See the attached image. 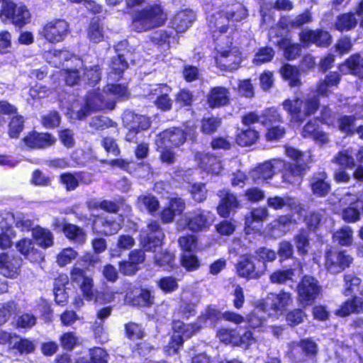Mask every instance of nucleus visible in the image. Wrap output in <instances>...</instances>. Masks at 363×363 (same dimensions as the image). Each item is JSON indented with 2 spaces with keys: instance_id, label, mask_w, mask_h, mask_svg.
Wrapping results in <instances>:
<instances>
[{
  "instance_id": "nucleus-1",
  "label": "nucleus",
  "mask_w": 363,
  "mask_h": 363,
  "mask_svg": "<svg viewBox=\"0 0 363 363\" xmlns=\"http://www.w3.org/2000/svg\"><path fill=\"white\" fill-rule=\"evenodd\" d=\"M330 87L323 79L319 80L316 84V94L285 99L282 106L289 116L290 122L301 126L307 118L314 115L320 106V97H328L332 93Z\"/></svg>"
},
{
  "instance_id": "nucleus-2",
  "label": "nucleus",
  "mask_w": 363,
  "mask_h": 363,
  "mask_svg": "<svg viewBox=\"0 0 363 363\" xmlns=\"http://www.w3.org/2000/svg\"><path fill=\"white\" fill-rule=\"evenodd\" d=\"M167 15L160 3H154L136 10L131 16L133 29L136 33L152 30L164 26Z\"/></svg>"
},
{
  "instance_id": "nucleus-3",
  "label": "nucleus",
  "mask_w": 363,
  "mask_h": 363,
  "mask_svg": "<svg viewBox=\"0 0 363 363\" xmlns=\"http://www.w3.org/2000/svg\"><path fill=\"white\" fill-rule=\"evenodd\" d=\"M313 21V12L309 9H306L296 15H281L277 25L279 30L285 35L280 38L277 42L276 46L284 51L285 48L291 43L292 35L298 33L305 26Z\"/></svg>"
},
{
  "instance_id": "nucleus-4",
  "label": "nucleus",
  "mask_w": 363,
  "mask_h": 363,
  "mask_svg": "<svg viewBox=\"0 0 363 363\" xmlns=\"http://www.w3.org/2000/svg\"><path fill=\"white\" fill-rule=\"evenodd\" d=\"M99 262L97 255L88 252L79 259V264L82 267L74 265L70 271L71 281L79 286L83 297L88 301L94 298V279L86 275V270L94 267Z\"/></svg>"
},
{
  "instance_id": "nucleus-5",
  "label": "nucleus",
  "mask_w": 363,
  "mask_h": 363,
  "mask_svg": "<svg viewBox=\"0 0 363 363\" xmlns=\"http://www.w3.org/2000/svg\"><path fill=\"white\" fill-rule=\"evenodd\" d=\"M209 33L214 42H218L222 37L226 36L227 46L231 48L233 40V34L236 32L237 28L235 25L230 24L227 16L224 12V9H220L212 13L207 22Z\"/></svg>"
},
{
  "instance_id": "nucleus-6",
  "label": "nucleus",
  "mask_w": 363,
  "mask_h": 363,
  "mask_svg": "<svg viewBox=\"0 0 363 363\" xmlns=\"http://www.w3.org/2000/svg\"><path fill=\"white\" fill-rule=\"evenodd\" d=\"M30 17L28 7L23 3L18 4L12 1L1 5L0 18L4 23H9L21 29L30 22Z\"/></svg>"
},
{
  "instance_id": "nucleus-7",
  "label": "nucleus",
  "mask_w": 363,
  "mask_h": 363,
  "mask_svg": "<svg viewBox=\"0 0 363 363\" xmlns=\"http://www.w3.org/2000/svg\"><path fill=\"white\" fill-rule=\"evenodd\" d=\"M189 133L179 126H172L163 130L157 134V146H167L172 148H179L182 146L187 140L188 134L191 131L194 133L191 136L193 140H196L195 135L196 126L193 125L188 127Z\"/></svg>"
},
{
  "instance_id": "nucleus-8",
  "label": "nucleus",
  "mask_w": 363,
  "mask_h": 363,
  "mask_svg": "<svg viewBox=\"0 0 363 363\" xmlns=\"http://www.w3.org/2000/svg\"><path fill=\"white\" fill-rule=\"evenodd\" d=\"M70 32L69 23L64 18H55L46 21L38 34L45 41L56 44L65 40Z\"/></svg>"
},
{
  "instance_id": "nucleus-9",
  "label": "nucleus",
  "mask_w": 363,
  "mask_h": 363,
  "mask_svg": "<svg viewBox=\"0 0 363 363\" xmlns=\"http://www.w3.org/2000/svg\"><path fill=\"white\" fill-rule=\"evenodd\" d=\"M321 293L318 280L311 275H303L297 284L298 301L304 308L312 306Z\"/></svg>"
},
{
  "instance_id": "nucleus-10",
  "label": "nucleus",
  "mask_w": 363,
  "mask_h": 363,
  "mask_svg": "<svg viewBox=\"0 0 363 363\" xmlns=\"http://www.w3.org/2000/svg\"><path fill=\"white\" fill-rule=\"evenodd\" d=\"M164 233L158 221L152 220L147 228L140 232L138 241L140 247L149 252H155L163 244Z\"/></svg>"
},
{
  "instance_id": "nucleus-11",
  "label": "nucleus",
  "mask_w": 363,
  "mask_h": 363,
  "mask_svg": "<svg viewBox=\"0 0 363 363\" xmlns=\"http://www.w3.org/2000/svg\"><path fill=\"white\" fill-rule=\"evenodd\" d=\"M298 40L303 43L304 48L315 45L319 48H329L333 40L332 34L327 30L317 28H302L298 33Z\"/></svg>"
},
{
  "instance_id": "nucleus-12",
  "label": "nucleus",
  "mask_w": 363,
  "mask_h": 363,
  "mask_svg": "<svg viewBox=\"0 0 363 363\" xmlns=\"http://www.w3.org/2000/svg\"><path fill=\"white\" fill-rule=\"evenodd\" d=\"M217 195L220 200L216 210L221 218L233 217L243 208V203L239 196L230 189H222L218 191Z\"/></svg>"
},
{
  "instance_id": "nucleus-13",
  "label": "nucleus",
  "mask_w": 363,
  "mask_h": 363,
  "mask_svg": "<svg viewBox=\"0 0 363 363\" xmlns=\"http://www.w3.org/2000/svg\"><path fill=\"white\" fill-rule=\"evenodd\" d=\"M352 262L353 257L346 250L330 248L325 251V267L331 273L343 272L350 267Z\"/></svg>"
},
{
  "instance_id": "nucleus-14",
  "label": "nucleus",
  "mask_w": 363,
  "mask_h": 363,
  "mask_svg": "<svg viewBox=\"0 0 363 363\" xmlns=\"http://www.w3.org/2000/svg\"><path fill=\"white\" fill-rule=\"evenodd\" d=\"M91 231L101 236H111L116 234L121 228L117 220L107 216L94 214L91 216Z\"/></svg>"
},
{
  "instance_id": "nucleus-15",
  "label": "nucleus",
  "mask_w": 363,
  "mask_h": 363,
  "mask_svg": "<svg viewBox=\"0 0 363 363\" xmlns=\"http://www.w3.org/2000/svg\"><path fill=\"white\" fill-rule=\"evenodd\" d=\"M196 20V13L191 9H182L175 11L170 17L168 26L177 35L185 33Z\"/></svg>"
},
{
  "instance_id": "nucleus-16",
  "label": "nucleus",
  "mask_w": 363,
  "mask_h": 363,
  "mask_svg": "<svg viewBox=\"0 0 363 363\" xmlns=\"http://www.w3.org/2000/svg\"><path fill=\"white\" fill-rule=\"evenodd\" d=\"M308 188L316 198H324L331 191V181L325 169L314 172L308 179Z\"/></svg>"
},
{
  "instance_id": "nucleus-17",
  "label": "nucleus",
  "mask_w": 363,
  "mask_h": 363,
  "mask_svg": "<svg viewBox=\"0 0 363 363\" xmlns=\"http://www.w3.org/2000/svg\"><path fill=\"white\" fill-rule=\"evenodd\" d=\"M56 138L50 133L29 131L22 139L21 143L28 150H44L52 146Z\"/></svg>"
},
{
  "instance_id": "nucleus-18",
  "label": "nucleus",
  "mask_w": 363,
  "mask_h": 363,
  "mask_svg": "<svg viewBox=\"0 0 363 363\" xmlns=\"http://www.w3.org/2000/svg\"><path fill=\"white\" fill-rule=\"evenodd\" d=\"M309 168L308 163L304 161L301 163L284 161L281 168L283 181L290 184L300 182Z\"/></svg>"
},
{
  "instance_id": "nucleus-19",
  "label": "nucleus",
  "mask_w": 363,
  "mask_h": 363,
  "mask_svg": "<svg viewBox=\"0 0 363 363\" xmlns=\"http://www.w3.org/2000/svg\"><path fill=\"white\" fill-rule=\"evenodd\" d=\"M291 302V294L281 291L278 294H269L265 300H264L260 305L263 311H272L277 313L278 312H282L285 311Z\"/></svg>"
},
{
  "instance_id": "nucleus-20",
  "label": "nucleus",
  "mask_w": 363,
  "mask_h": 363,
  "mask_svg": "<svg viewBox=\"0 0 363 363\" xmlns=\"http://www.w3.org/2000/svg\"><path fill=\"white\" fill-rule=\"evenodd\" d=\"M236 273L239 277L250 279L259 278L263 274V269H259L252 259L251 255H242L235 264Z\"/></svg>"
},
{
  "instance_id": "nucleus-21",
  "label": "nucleus",
  "mask_w": 363,
  "mask_h": 363,
  "mask_svg": "<svg viewBox=\"0 0 363 363\" xmlns=\"http://www.w3.org/2000/svg\"><path fill=\"white\" fill-rule=\"evenodd\" d=\"M338 69L343 75L350 74L363 80V57L361 52L350 55L339 64Z\"/></svg>"
},
{
  "instance_id": "nucleus-22",
  "label": "nucleus",
  "mask_w": 363,
  "mask_h": 363,
  "mask_svg": "<svg viewBox=\"0 0 363 363\" xmlns=\"http://www.w3.org/2000/svg\"><path fill=\"white\" fill-rule=\"evenodd\" d=\"M185 208V202L182 198H169L167 205L159 213L161 222L164 224L172 223L177 216L184 212Z\"/></svg>"
},
{
  "instance_id": "nucleus-23",
  "label": "nucleus",
  "mask_w": 363,
  "mask_h": 363,
  "mask_svg": "<svg viewBox=\"0 0 363 363\" xmlns=\"http://www.w3.org/2000/svg\"><path fill=\"white\" fill-rule=\"evenodd\" d=\"M129 50L123 53H118L111 60L108 79L113 82H118L123 79L124 72L129 67L127 55Z\"/></svg>"
},
{
  "instance_id": "nucleus-24",
  "label": "nucleus",
  "mask_w": 363,
  "mask_h": 363,
  "mask_svg": "<svg viewBox=\"0 0 363 363\" xmlns=\"http://www.w3.org/2000/svg\"><path fill=\"white\" fill-rule=\"evenodd\" d=\"M107 93L105 94L99 89L88 92L84 100L87 102L92 110L99 111L104 109L113 110L116 107V101L115 99H106Z\"/></svg>"
},
{
  "instance_id": "nucleus-25",
  "label": "nucleus",
  "mask_w": 363,
  "mask_h": 363,
  "mask_svg": "<svg viewBox=\"0 0 363 363\" xmlns=\"http://www.w3.org/2000/svg\"><path fill=\"white\" fill-rule=\"evenodd\" d=\"M122 123L124 128H130L143 132L150 128L152 121L150 117L126 110L122 115Z\"/></svg>"
},
{
  "instance_id": "nucleus-26",
  "label": "nucleus",
  "mask_w": 363,
  "mask_h": 363,
  "mask_svg": "<svg viewBox=\"0 0 363 363\" xmlns=\"http://www.w3.org/2000/svg\"><path fill=\"white\" fill-rule=\"evenodd\" d=\"M172 91V87L166 83L158 84L152 90V94L156 96L154 104L157 109L164 112L169 111L172 109V100L169 97Z\"/></svg>"
},
{
  "instance_id": "nucleus-27",
  "label": "nucleus",
  "mask_w": 363,
  "mask_h": 363,
  "mask_svg": "<svg viewBox=\"0 0 363 363\" xmlns=\"http://www.w3.org/2000/svg\"><path fill=\"white\" fill-rule=\"evenodd\" d=\"M206 103L212 109L227 106L230 103L228 89L222 86H216L210 88L206 95Z\"/></svg>"
},
{
  "instance_id": "nucleus-28",
  "label": "nucleus",
  "mask_w": 363,
  "mask_h": 363,
  "mask_svg": "<svg viewBox=\"0 0 363 363\" xmlns=\"http://www.w3.org/2000/svg\"><path fill=\"white\" fill-rule=\"evenodd\" d=\"M22 259L19 257L9 255L7 253L0 255V274L7 278H15L20 273Z\"/></svg>"
},
{
  "instance_id": "nucleus-29",
  "label": "nucleus",
  "mask_w": 363,
  "mask_h": 363,
  "mask_svg": "<svg viewBox=\"0 0 363 363\" xmlns=\"http://www.w3.org/2000/svg\"><path fill=\"white\" fill-rule=\"evenodd\" d=\"M337 317L345 318L351 314L363 313V298L354 295L343 301L334 312Z\"/></svg>"
},
{
  "instance_id": "nucleus-30",
  "label": "nucleus",
  "mask_w": 363,
  "mask_h": 363,
  "mask_svg": "<svg viewBox=\"0 0 363 363\" xmlns=\"http://www.w3.org/2000/svg\"><path fill=\"white\" fill-rule=\"evenodd\" d=\"M199 167L208 174H218L222 169V164L218 156L212 153H198Z\"/></svg>"
},
{
  "instance_id": "nucleus-31",
  "label": "nucleus",
  "mask_w": 363,
  "mask_h": 363,
  "mask_svg": "<svg viewBox=\"0 0 363 363\" xmlns=\"http://www.w3.org/2000/svg\"><path fill=\"white\" fill-rule=\"evenodd\" d=\"M185 225L188 230L192 232L206 230L208 227L207 216L200 209L194 211L186 217Z\"/></svg>"
},
{
  "instance_id": "nucleus-32",
  "label": "nucleus",
  "mask_w": 363,
  "mask_h": 363,
  "mask_svg": "<svg viewBox=\"0 0 363 363\" xmlns=\"http://www.w3.org/2000/svg\"><path fill=\"white\" fill-rule=\"evenodd\" d=\"M355 15L356 11L339 14L334 23V28L341 33L353 30L358 23Z\"/></svg>"
},
{
  "instance_id": "nucleus-33",
  "label": "nucleus",
  "mask_w": 363,
  "mask_h": 363,
  "mask_svg": "<svg viewBox=\"0 0 363 363\" xmlns=\"http://www.w3.org/2000/svg\"><path fill=\"white\" fill-rule=\"evenodd\" d=\"M301 135L303 138H311L322 143L328 142L326 133L320 129L318 123L309 120L303 127Z\"/></svg>"
},
{
  "instance_id": "nucleus-34",
  "label": "nucleus",
  "mask_w": 363,
  "mask_h": 363,
  "mask_svg": "<svg viewBox=\"0 0 363 363\" xmlns=\"http://www.w3.org/2000/svg\"><path fill=\"white\" fill-rule=\"evenodd\" d=\"M259 139V131L252 128L240 130L235 137L236 144L242 147H250L256 144Z\"/></svg>"
},
{
  "instance_id": "nucleus-35",
  "label": "nucleus",
  "mask_w": 363,
  "mask_h": 363,
  "mask_svg": "<svg viewBox=\"0 0 363 363\" xmlns=\"http://www.w3.org/2000/svg\"><path fill=\"white\" fill-rule=\"evenodd\" d=\"M67 284V277L62 274L59 275L54 281L55 301L57 304L62 306L67 303L69 299V295L65 289Z\"/></svg>"
},
{
  "instance_id": "nucleus-36",
  "label": "nucleus",
  "mask_w": 363,
  "mask_h": 363,
  "mask_svg": "<svg viewBox=\"0 0 363 363\" xmlns=\"http://www.w3.org/2000/svg\"><path fill=\"white\" fill-rule=\"evenodd\" d=\"M224 12L230 22H239L248 16L247 8L240 2L235 1L226 6Z\"/></svg>"
},
{
  "instance_id": "nucleus-37",
  "label": "nucleus",
  "mask_w": 363,
  "mask_h": 363,
  "mask_svg": "<svg viewBox=\"0 0 363 363\" xmlns=\"http://www.w3.org/2000/svg\"><path fill=\"white\" fill-rule=\"evenodd\" d=\"M65 237L71 242L77 245H83L86 240V233L84 230L73 223H69L65 227Z\"/></svg>"
},
{
  "instance_id": "nucleus-38",
  "label": "nucleus",
  "mask_w": 363,
  "mask_h": 363,
  "mask_svg": "<svg viewBox=\"0 0 363 363\" xmlns=\"http://www.w3.org/2000/svg\"><path fill=\"white\" fill-rule=\"evenodd\" d=\"M179 37L176 33L167 30H158L155 31L150 37V41L155 45L164 46L167 48H170L172 42L179 43Z\"/></svg>"
},
{
  "instance_id": "nucleus-39",
  "label": "nucleus",
  "mask_w": 363,
  "mask_h": 363,
  "mask_svg": "<svg viewBox=\"0 0 363 363\" xmlns=\"http://www.w3.org/2000/svg\"><path fill=\"white\" fill-rule=\"evenodd\" d=\"M297 252L300 256H305L308 252L311 244L310 232L304 228H300L293 238Z\"/></svg>"
},
{
  "instance_id": "nucleus-40",
  "label": "nucleus",
  "mask_w": 363,
  "mask_h": 363,
  "mask_svg": "<svg viewBox=\"0 0 363 363\" xmlns=\"http://www.w3.org/2000/svg\"><path fill=\"white\" fill-rule=\"evenodd\" d=\"M33 238L41 247L46 249L53 245L54 238L51 231L37 225L33 229Z\"/></svg>"
},
{
  "instance_id": "nucleus-41",
  "label": "nucleus",
  "mask_w": 363,
  "mask_h": 363,
  "mask_svg": "<svg viewBox=\"0 0 363 363\" xmlns=\"http://www.w3.org/2000/svg\"><path fill=\"white\" fill-rule=\"evenodd\" d=\"M279 72L282 78L289 82L291 87L298 86L301 84L300 73L296 66L285 63L281 67Z\"/></svg>"
},
{
  "instance_id": "nucleus-42",
  "label": "nucleus",
  "mask_w": 363,
  "mask_h": 363,
  "mask_svg": "<svg viewBox=\"0 0 363 363\" xmlns=\"http://www.w3.org/2000/svg\"><path fill=\"white\" fill-rule=\"evenodd\" d=\"M175 255L169 250H162L154 255V262L157 266L163 267L167 271L175 268Z\"/></svg>"
},
{
  "instance_id": "nucleus-43",
  "label": "nucleus",
  "mask_w": 363,
  "mask_h": 363,
  "mask_svg": "<svg viewBox=\"0 0 363 363\" xmlns=\"http://www.w3.org/2000/svg\"><path fill=\"white\" fill-rule=\"evenodd\" d=\"M83 174V172H63L59 177V182L65 186L67 191H72L79 186V179H82Z\"/></svg>"
},
{
  "instance_id": "nucleus-44",
  "label": "nucleus",
  "mask_w": 363,
  "mask_h": 363,
  "mask_svg": "<svg viewBox=\"0 0 363 363\" xmlns=\"http://www.w3.org/2000/svg\"><path fill=\"white\" fill-rule=\"evenodd\" d=\"M222 125V119L218 116H211L201 119L200 130L205 135L216 133Z\"/></svg>"
},
{
  "instance_id": "nucleus-45",
  "label": "nucleus",
  "mask_w": 363,
  "mask_h": 363,
  "mask_svg": "<svg viewBox=\"0 0 363 363\" xmlns=\"http://www.w3.org/2000/svg\"><path fill=\"white\" fill-rule=\"evenodd\" d=\"M282 116L274 107H269L264 109L261 114L260 123L265 128L283 123Z\"/></svg>"
},
{
  "instance_id": "nucleus-46",
  "label": "nucleus",
  "mask_w": 363,
  "mask_h": 363,
  "mask_svg": "<svg viewBox=\"0 0 363 363\" xmlns=\"http://www.w3.org/2000/svg\"><path fill=\"white\" fill-rule=\"evenodd\" d=\"M323 215L319 211H306L303 216V221L306 224V230L309 232H316L321 224Z\"/></svg>"
},
{
  "instance_id": "nucleus-47",
  "label": "nucleus",
  "mask_w": 363,
  "mask_h": 363,
  "mask_svg": "<svg viewBox=\"0 0 363 363\" xmlns=\"http://www.w3.org/2000/svg\"><path fill=\"white\" fill-rule=\"evenodd\" d=\"M82 79L89 86H96L101 79V68L100 65H94L83 68Z\"/></svg>"
},
{
  "instance_id": "nucleus-48",
  "label": "nucleus",
  "mask_w": 363,
  "mask_h": 363,
  "mask_svg": "<svg viewBox=\"0 0 363 363\" xmlns=\"http://www.w3.org/2000/svg\"><path fill=\"white\" fill-rule=\"evenodd\" d=\"M60 345L65 351H72L80 345L79 336L74 331L62 333L59 337Z\"/></svg>"
},
{
  "instance_id": "nucleus-49",
  "label": "nucleus",
  "mask_w": 363,
  "mask_h": 363,
  "mask_svg": "<svg viewBox=\"0 0 363 363\" xmlns=\"http://www.w3.org/2000/svg\"><path fill=\"white\" fill-rule=\"evenodd\" d=\"M296 345L301 349L302 353L308 358L315 359L318 353V346L311 337L301 339Z\"/></svg>"
},
{
  "instance_id": "nucleus-50",
  "label": "nucleus",
  "mask_w": 363,
  "mask_h": 363,
  "mask_svg": "<svg viewBox=\"0 0 363 363\" xmlns=\"http://www.w3.org/2000/svg\"><path fill=\"white\" fill-rule=\"evenodd\" d=\"M60 74L67 86L78 85L82 79L80 71L76 68H62L60 70Z\"/></svg>"
},
{
  "instance_id": "nucleus-51",
  "label": "nucleus",
  "mask_w": 363,
  "mask_h": 363,
  "mask_svg": "<svg viewBox=\"0 0 363 363\" xmlns=\"http://www.w3.org/2000/svg\"><path fill=\"white\" fill-rule=\"evenodd\" d=\"M357 118L354 115H342L337 118L338 129L340 132L352 135L355 133V122Z\"/></svg>"
},
{
  "instance_id": "nucleus-52",
  "label": "nucleus",
  "mask_w": 363,
  "mask_h": 363,
  "mask_svg": "<svg viewBox=\"0 0 363 363\" xmlns=\"http://www.w3.org/2000/svg\"><path fill=\"white\" fill-rule=\"evenodd\" d=\"M117 126L116 122L104 116H94L89 122V127L96 132L103 131L110 128H117Z\"/></svg>"
},
{
  "instance_id": "nucleus-53",
  "label": "nucleus",
  "mask_w": 363,
  "mask_h": 363,
  "mask_svg": "<svg viewBox=\"0 0 363 363\" xmlns=\"http://www.w3.org/2000/svg\"><path fill=\"white\" fill-rule=\"evenodd\" d=\"M157 286L165 294H172L179 289L178 279L174 276H163L157 281Z\"/></svg>"
},
{
  "instance_id": "nucleus-54",
  "label": "nucleus",
  "mask_w": 363,
  "mask_h": 363,
  "mask_svg": "<svg viewBox=\"0 0 363 363\" xmlns=\"http://www.w3.org/2000/svg\"><path fill=\"white\" fill-rule=\"evenodd\" d=\"M107 94L113 95L118 101L128 100L130 96V93L126 84L113 82L108 84Z\"/></svg>"
},
{
  "instance_id": "nucleus-55",
  "label": "nucleus",
  "mask_w": 363,
  "mask_h": 363,
  "mask_svg": "<svg viewBox=\"0 0 363 363\" xmlns=\"http://www.w3.org/2000/svg\"><path fill=\"white\" fill-rule=\"evenodd\" d=\"M125 336L130 340L143 339L145 332L142 325L135 322H128L124 325Z\"/></svg>"
},
{
  "instance_id": "nucleus-56",
  "label": "nucleus",
  "mask_w": 363,
  "mask_h": 363,
  "mask_svg": "<svg viewBox=\"0 0 363 363\" xmlns=\"http://www.w3.org/2000/svg\"><path fill=\"white\" fill-rule=\"evenodd\" d=\"M87 38L93 43H99L104 39L102 25L98 21H91L87 28Z\"/></svg>"
},
{
  "instance_id": "nucleus-57",
  "label": "nucleus",
  "mask_w": 363,
  "mask_h": 363,
  "mask_svg": "<svg viewBox=\"0 0 363 363\" xmlns=\"http://www.w3.org/2000/svg\"><path fill=\"white\" fill-rule=\"evenodd\" d=\"M275 55V51L270 46L260 47L255 55L253 63L255 65H261L271 62Z\"/></svg>"
},
{
  "instance_id": "nucleus-58",
  "label": "nucleus",
  "mask_w": 363,
  "mask_h": 363,
  "mask_svg": "<svg viewBox=\"0 0 363 363\" xmlns=\"http://www.w3.org/2000/svg\"><path fill=\"white\" fill-rule=\"evenodd\" d=\"M24 119L22 116H13L8 125V135L10 138H18L24 129Z\"/></svg>"
},
{
  "instance_id": "nucleus-59",
  "label": "nucleus",
  "mask_w": 363,
  "mask_h": 363,
  "mask_svg": "<svg viewBox=\"0 0 363 363\" xmlns=\"http://www.w3.org/2000/svg\"><path fill=\"white\" fill-rule=\"evenodd\" d=\"M294 275V270L291 268L284 270L277 269L269 275V280L273 284H284L286 281L292 280Z\"/></svg>"
},
{
  "instance_id": "nucleus-60",
  "label": "nucleus",
  "mask_w": 363,
  "mask_h": 363,
  "mask_svg": "<svg viewBox=\"0 0 363 363\" xmlns=\"http://www.w3.org/2000/svg\"><path fill=\"white\" fill-rule=\"evenodd\" d=\"M17 304L14 301H9L0 306V327L4 325L11 317L16 313Z\"/></svg>"
},
{
  "instance_id": "nucleus-61",
  "label": "nucleus",
  "mask_w": 363,
  "mask_h": 363,
  "mask_svg": "<svg viewBox=\"0 0 363 363\" xmlns=\"http://www.w3.org/2000/svg\"><path fill=\"white\" fill-rule=\"evenodd\" d=\"M180 264L186 272H194L201 267V262L194 254H183L180 257Z\"/></svg>"
},
{
  "instance_id": "nucleus-62",
  "label": "nucleus",
  "mask_w": 363,
  "mask_h": 363,
  "mask_svg": "<svg viewBox=\"0 0 363 363\" xmlns=\"http://www.w3.org/2000/svg\"><path fill=\"white\" fill-rule=\"evenodd\" d=\"M334 162L343 169H352L356 165L354 159L347 150L338 152L334 158Z\"/></svg>"
},
{
  "instance_id": "nucleus-63",
  "label": "nucleus",
  "mask_w": 363,
  "mask_h": 363,
  "mask_svg": "<svg viewBox=\"0 0 363 363\" xmlns=\"http://www.w3.org/2000/svg\"><path fill=\"white\" fill-rule=\"evenodd\" d=\"M189 192L191 199L197 203H202L207 198L208 190L206 184L203 182L192 184Z\"/></svg>"
},
{
  "instance_id": "nucleus-64",
  "label": "nucleus",
  "mask_w": 363,
  "mask_h": 363,
  "mask_svg": "<svg viewBox=\"0 0 363 363\" xmlns=\"http://www.w3.org/2000/svg\"><path fill=\"white\" fill-rule=\"evenodd\" d=\"M266 128L264 137L267 142L279 140L285 136L286 133L285 127L280 124L271 125Z\"/></svg>"
}]
</instances>
